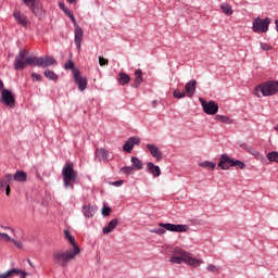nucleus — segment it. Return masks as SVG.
<instances>
[{
    "mask_svg": "<svg viewBox=\"0 0 278 278\" xmlns=\"http://www.w3.org/2000/svg\"><path fill=\"white\" fill-rule=\"evenodd\" d=\"M58 64L53 56H27V50H21L15 56L14 68L15 71H23L25 66H39L40 68H48Z\"/></svg>",
    "mask_w": 278,
    "mask_h": 278,
    "instance_id": "obj_1",
    "label": "nucleus"
},
{
    "mask_svg": "<svg viewBox=\"0 0 278 278\" xmlns=\"http://www.w3.org/2000/svg\"><path fill=\"white\" fill-rule=\"evenodd\" d=\"M169 262L172 264H187L188 266H192L193 268H197V266H201V264H203L202 260L192 256L190 252H187L180 248L174 249Z\"/></svg>",
    "mask_w": 278,
    "mask_h": 278,
    "instance_id": "obj_2",
    "label": "nucleus"
},
{
    "mask_svg": "<svg viewBox=\"0 0 278 278\" xmlns=\"http://www.w3.org/2000/svg\"><path fill=\"white\" fill-rule=\"evenodd\" d=\"M81 253V249L75 248V250H56L52 253L53 263L56 266H61L62 268H66L68 266V262L75 260L77 255Z\"/></svg>",
    "mask_w": 278,
    "mask_h": 278,
    "instance_id": "obj_3",
    "label": "nucleus"
},
{
    "mask_svg": "<svg viewBox=\"0 0 278 278\" xmlns=\"http://www.w3.org/2000/svg\"><path fill=\"white\" fill-rule=\"evenodd\" d=\"M188 225L184 224H170V223H159L157 228L151 229V233H156V236H164L166 231H173L175 233H185L188 231Z\"/></svg>",
    "mask_w": 278,
    "mask_h": 278,
    "instance_id": "obj_4",
    "label": "nucleus"
},
{
    "mask_svg": "<svg viewBox=\"0 0 278 278\" xmlns=\"http://www.w3.org/2000/svg\"><path fill=\"white\" fill-rule=\"evenodd\" d=\"M278 92V81L277 80H267L257 85L254 89V94L258 99L262 97H273Z\"/></svg>",
    "mask_w": 278,
    "mask_h": 278,
    "instance_id": "obj_5",
    "label": "nucleus"
},
{
    "mask_svg": "<svg viewBox=\"0 0 278 278\" xmlns=\"http://www.w3.org/2000/svg\"><path fill=\"white\" fill-rule=\"evenodd\" d=\"M62 175L64 188H72L73 190V184L77 182V170H75L73 163H65L62 169Z\"/></svg>",
    "mask_w": 278,
    "mask_h": 278,
    "instance_id": "obj_6",
    "label": "nucleus"
},
{
    "mask_svg": "<svg viewBox=\"0 0 278 278\" xmlns=\"http://www.w3.org/2000/svg\"><path fill=\"white\" fill-rule=\"evenodd\" d=\"M268 27H270L269 17H255L252 22V30L254 34H266L268 31Z\"/></svg>",
    "mask_w": 278,
    "mask_h": 278,
    "instance_id": "obj_7",
    "label": "nucleus"
},
{
    "mask_svg": "<svg viewBox=\"0 0 278 278\" xmlns=\"http://www.w3.org/2000/svg\"><path fill=\"white\" fill-rule=\"evenodd\" d=\"M200 103L202 104L203 112H205L208 116H214L218 113V103L211 101H205L203 98H200Z\"/></svg>",
    "mask_w": 278,
    "mask_h": 278,
    "instance_id": "obj_8",
    "label": "nucleus"
},
{
    "mask_svg": "<svg viewBox=\"0 0 278 278\" xmlns=\"http://www.w3.org/2000/svg\"><path fill=\"white\" fill-rule=\"evenodd\" d=\"M73 76H74L75 84L78 87V90H80V92H84V90L88 88V79L81 76V74L79 73V70H73Z\"/></svg>",
    "mask_w": 278,
    "mask_h": 278,
    "instance_id": "obj_9",
    "label": "nucleus"
},
{
    "mask_svg": "<svg viewBox=\"0 0 278 278\" xmlns=\"http://www.w3.org/2000/svg\"><path fill=\"white\" fill-rule=\"evenodd\" d=\"M1 102L4 103L8 108H14L16 101L14 100V94L8 89H2L1 91Z\"/></svg>",
    "mask_w": 278,
    "mask_h": 278,
    "instance_id": "obj_10",
    "label": "nucleus"
},
{
    "mask_svg": "<svg viewBox=\"0 0 278 278\" xmlns=\"http://www.w3.org/2000/svg\"><path fill=\"white\" fill-rule=\"evenodd\" d=\"M217 166L218 168H222V170H229L231 167H233V159L224 153L220 155Z\"/></svg>",
    "mask_w": 278,
    "mask_h": 278,
    "instance_id": "obj_11",
    "label": "nucleus"
},
{
    "mask_svg": "<svg viewBox=\"0 0 278 278\" xmlns=\"http://www.w3.org/2000/svg\"><path fill=\"white\" fill-rule=\"evenodd\" d=\"M131 163V166L122 167V173H124L125 175H134L136 170H140V160H138V157L132 156Z\"/></svg>",
    "mask_w": 278,
    "mask_h": 278,
    "instance_id": "obj_12",
    "label": "nucleus"
},
{
    "mask_svg": "<svg viewBox=\"0 0 278 278\" xmlns=\"http://www.w3.org/2000/svg\"><path fill=\"white\" fill-rule=\"evenodd\" d=\"M146 149L149 151V153L156 160V162H162L164 159V154L160 151V148L153 143H148L146 146Z\"/></svg>",
    "mask_w": 278,
    "mask_h": 278,
    "instance_id": "obj_13",
    "label": "nucleus"
},
{
    "mask_svg": "<svg viewBox=\"0 0 278 278\" xmlns=\"http://www.w3.org/2000/svg\"><path fill=\"white\" fill-rule=\"evenodd\" d=\"M29 10H31L33 14H35V16L37 18H39V21H42V18H45V10L42 9V5L40 4V2H34L30 7H28Z\"/></svg>",
    "mask_w": 278,
    "mask_h": 278,
    "instance_id": "obj_14",
    "label": "nucleus"
},
{
    "mask_svg": "<svg viewBox=\"0 0 278 278\" xmlns=\"http://www.w3.org/2000/svg\"><path fill=\"white\" fill-rule=\"evenodd\" d=\"M74 34H75L74 40H75L76 49L77 51H81V42L84 40V29H81L79 25H76Z\"/></svg>",
    "mask_w": 278,
    "mask_h": 278,
    "instance_id": "obj_15",
    "label": "nucleus"
},
{
    "mask_svg": "<svg viewBox=\"0 0 278 278\" xmlns=\"http://www.w3.org/2000/svg\"><path fill=\"white\" fill-rule=\"evenodd\" d=\"M13 17L15 18L17 25H21L22 27H27L29 21L27 20V15L23 14L21 11L15 10L13 12Z\"/></svg>",
    "mask_w": 278,
    "mask_h": 278,
    "instance_id": "obj_16",
    "label": "nucleus"
},
{
    "mask_svg": "<svg viewBox=\"0 0 278 278\" xmlns=\"http://www.w3.org/2000/svg\"><path fill=\"white\" fill-rule=\"evenodd\" d=\"M0 242H12L16 249H23V242L14 240L5 232H0Z\"/></svg>",
    "mask_w": 278,
    "mask_h": 278,
    "instance_id": "obj_17",
    "label": "nucleus"
},
{
    "mask_svg": "<svg viewBox=\"0 0 278 278\" xmlns=\"http://www.w3.org/2000/svg\"><path fill=\"white\" fill-rule=\"evenodd\" d=\"M146 170L149 175H152V177H160L162 175V169L153 162L147 164Z\"/></svg>",
    "mask_w": 278,
    "mask_h": 278,
    "instance_id": "obj_18",
    "label": "nucleus"
},
{
    "mask_svg": "<svg viewBox=\"0 0 278 278\" xmlns=\"http://www.w3.org/2000/svg\"><path fill=\"white\" fill-rule=\"evenodd\" d=\"M135 144H140V139L136 137L129 138L123 146V151H125L126 153H131V151H134Z\"/></svg>",
    "mask_w": 278,
    "mask_h": 278,
    "instance_id": "obj_19",
    "label": "nucleus"
},
{
    "mask_svg": "<svg viewBox=\"0 0 278 278\" xmlns=\"http://www.w3.org/2000/svg\"><path fill=\"white\" fill-rule=\"evenodd\" d=\"M96 157H98L99 162H108V160H110V152L103 148L97 149Z\"/></svg>",
    "mask_w": 278,
    "mask_h": 278,
    "instance_id": "obj_20",
    "label": "nucleus"
},
{
    "mask_svg": "<svg viewBox=\"0 0 278 278\" xmlns=\"http://www.w3.org/2000/svg\"><path fill=\"white\" fill-rule=\"evenodd\" d=\"M83 214L85 218H92L97 214V207L90 206L89 204L83 205Z\"/></svg>",
    "mask_w": 278,
    "mask_h": 278,
    "instance_id": "obj_21",
    "label": "nucleus"
},
{
    "mask_svg": "<svg viewBox=\"0 0 278 278\" xmlns=\"http://www.w3.org/2000/svg\"><path fill=\"white\" fill-rule=\"evenodd\" d=\"M185 90H186L188 97H192V94H194V92L197 90V80L192 79V80L188 81L185 86Z\"/></svg>",
    "mask_w": 278,
    "mask_h": 278,
    "instance_id": "obj_22",
    "label": "nucleus"
},
{
    "mask_svg": "<svg viewBox=\"0 0 278 278\" xmlns=\"http://www.w3.org/2000/svg\"><path fill=\"white\" fill-rule=\"evenodd\" d=\"M118 226V219H113L111 220L108 226H105L102 231L104 235H108V233H112V231H114V229H116V227Z\"/></svg>",
    "mask_w": 278,
    "mask_h": 278,
    "instance_id": "obj_23",
    "label": "nucleus"
},
{
    "mask_svg": "<svg viewBox=\"0 0 278 278\" xmlns=\"http://www.w3.org/2000/svg\"><path fill=\"white\" fill-rule=\"evenodd\" d=\"M63 233H64V238L66 240H68L70 244H72V247H73L72 251H75L76 248L80 249L79 244H77V242H75V237L71 236V232H68V230H64Z\"/></svg>",
    "mask_w": 278,
    "mask_h": 278,
    "instance_id": "obj_24",
    "label": "nucleus"
},
{
    "mask_svg": "<svg viewBox=\"0 0 278 278\" xmlns=\"http://www.w3.org/2000/svg\"><path fill=\"white\" fill-rule=\"evenodd\" d=\"M14 181L25 182L27 181V174L23 170H17L13 176Z\"/></svg>",
    "mask_w": 278,
    "mask_h": 278,
    "instance_id": "obj_25",
    "label": "nucleus"
},
{
    "mask_svg": "<svg viewBox=\"0 0 278 278\" xmlns=\"http://www.w3.org/2000/svg\"><path fill=\"white\" fill-rule=\"evenodd\" d=\"M131 81V77L125 73H119L118 84L119 86H127Z\"/></svg>",
    "mask_w": 278,
    "mask_h": 278,
    "instance_id": "obj_26",
    "label": "nucleus"
},
{
    "mask_svg": "<svg viewBox=\"0 0 278 278\" xmlns=\"http://www.w3.org/2000/svg\"><path fill=\"white\" fill-rule=\"evenodd\" d=\"M20 274H21V269L13 268L3 274H0V278H10V277H14V275H20Z\"/></svg>",
    "mask_w": 278,
    "mask_h": 278,
    "instance_id": "obj_27",
    "label": "nucleus"
},
{
    "mask_svg": "<svg viewBox=\"0 0 278 278\" xmlns=\"http://www.w3.org/2000/svg\"><path fill=\"white\" fill-rule=\"evenodd\" d=\"M45 77H47V79H50L51 81H58V74H55V72L51 71V70H46L43 72Z\"/></svg>",
    "mask_w": 278,
    "mask_h": 278,
    "instance_id": "obj_28",
    "label": "nucleus"
},
{
    "mask_svg": "<svg viewBox=\"0 0 278 278\" xmlns=\"http://www.w3.org/2000/svg\"><path fill=\"white\" fill-rule=\"evenodd\" d=\"M220 10L226 14L227 16H231L233 14V9L229 5V3H223L220 4Z\"/></svg>",
    "mask_w": 278,
    "mask_h": 278,
    "instance_id": "obj_29",
    "label": "nucleus"
},
{
    "mask_svg": "<svg viewBox=\"0 0 278 278\" xmlns=\"http://www.w3.org/2000/svg\"><path fill=\"white\" fill-rule=\"evenodd\" d=\"M202 168H207L208 170H214L216 168V163L204 161L199 164Z\"/></svg>",
    "mask_w": 278,
    "mask_h": 278,
    "instance_id": "obj_30",
    "label": "nucleus"
},
{
    "mask_svg": "<svg viewBox=\"0 0 278 278\" xmlns=\"http://www.w3.org/2000/svg\"><path fill=\"white\" fill-rule=\"evenodd\" d=\"M250 155H253L258 162H264V154L260 153L255 148L250 150Z\"/></svg>",
    "mask_w": 278,
    "mask_h": 278,
    "instance_id": "obj_31",
    "label": "nucleus"
},
{
    "mask_svg": "<svg viewBox=\"0 0 278 278\" xmlns=\"http://www.w3.org/2000/svg\"><path fill=\"white\" fill-rule=\"evenodd\" d=\"M267 160H268L269 162L278 163V152H277V151L269 152V153L267 154Z\"/></svg>",
    "mask_w": 278,
    "mask_h": 278,
    "instance_id": "obj_32",
    "label": "nucleus"
},
{
    "mask_svg": "<svg viewBox=\"0 0 278 278\" xmlns=\"http://www.w3.org/2000/svg\"><path fill=\"white\" fill-rule=\"evenodd\" d=\"M216 119L220 121V123H225L226 125H231V119L225 115H216Z\"/></svg>",
    "mask_w": 278,
    "mask_h": 278,
    "instance_id": "obj_33",
    "label": "nucleus"
},
{
    "mask_svg": "<svg viewBox=\"0 0 278 278\" xmlns=\"http://www.w3.org/2000/svg\"><path fill=\"white\" fill-rule=\"evenodd\" d=\"M173 97H174V99H185L186 91H179V90L175 89L173 91Z\"/></svg>",
    "mask_w": 278,
    "mask_h": 278,
    "instance_id": "obj_34",
    "label": "nucleus"
},
{
    "mask_svg": "<svg viewBox=\"0 0 278 278\" xmlns=\"http://www.w3.org/2000/svg\"><path fill=\"white\" fill-rule=\"evenodd\" d=\"M232 166H238V168H240V170H244V168H247V164H244V162H242L240 160H233Z\"/></svg>",
    "mask_w": 278,
    "mask_h": 278,
    "instance_id": "obj_35",
    "label": "nucleus"
},
{
    "mask_svg": "<svg viewBox=\"0 0 278 278\" xmlns=\"http://www.w3.org/2000/svg\"><path fill=\"white\" fill-rule=\"evenodd\" d=\"M65 71H75V63L73 61H68L64 65Z\"/></svg>",
    "mask_w": 278,
    "mask_h": 278,
    "instance_id": "obj_36",
    "label": "nucleus"
},
{
    "mask_svg": "<svg viewBox=\"0 0 278 278\" xmlns=\"http://www.w3.org/2000/svg\"><path fill=\"white\" fill-rule=\"evenodd\" d=\"M136 83H135V88H140V70H136Z\"/></svg>",
    "mask_w": 278,
    "mask_h": 278,
    "instance_id": "obj_37",
    "label": "nucleus"
},
{
    "mask_svg": "<svg viewBox=\"0 0 278 278\" xmlns=\"http://www.w3.org/2000/svg\"><path fill=\"white\" fill-rule=\"evenodd\" d=\"M12 179H14V177L12 176V174H7L3 177L4 184H7V186H10V184H12Z\"/></svg>",
    "mask_w": 278,
    "mask_h": 278,
    "instance_id": "obj_38",
    "label": "nucleus"
},
{
    "mask_svg": "<svg viewBox=\"0 0 278 278\" xmlns=\"http://www.w3.org/2000/svg\"><path fill=\"white\" fill-rule=\"evenodd\" d=\"M101 212L102 216H110V214H112V208H110V206H103Z\"/></svg>",
    "mask_w": 278,
    "mask_h": 278,
    "instance_id": "obj_39",
    "label": "nucleus"
},
{
    "mask_svg": "<svg viewBox=\"0 0 278 278\" xmlns=\"http://www.w3.org/2000/svg\"><path fill=\"white\" fill-rule=\"evenodd\" d=\"M108 64H110V60H108L103 56H99V65L100 66H108Z\"/></svg>",
    "mask_w": 278,
    "mask_h": 278,
    "instance_id": "obj_40",
    "label": "nucleus"
},
{
    "mask_svg": "<svg viewBox=\"0 0 278 278\" xmlns=\"http://www.w3.org/2000/svg\"><path fill=\"white\" fill-rule=\"evenodd\" d=\"M206 270H208V273H218V267L214 264H208Z\"/></svg>",
    "mask_w": 278,
    "mask_h": 278,
    "instance_id": "obj_41",
    "label": "nucleus"
},
{
    "mask_svg": "<svg viewBox=\"0 0 278 278\" xmlns=\"http://www.w3.org/2000/svg\"><path fill=\"white\" fill-rule=\"evenodd\" d=\"M261 49H263V51H271L273 46H270L268 43L261 42Z\"/></svg>",
    "mask_w": 278,
    "mask_h": 278,
    "instance_id": "obj_42",
    "label": "nucleus"
},
{
    "mask_svg": "<svg viewBox=\"0 0 278 278\" xmlns=\"http://www.w3.org/2000/svg\"><path fill=\"white\" fill-rule=\"evenodd\" d=\"M23 2L25 5H27V8H30V5H34V3H38V0H23Z\"/></svg>",
    "mask_w": 278,
    "mask_h": 278,
    "instance_id": "obj_43",
    "label": "nucleus"
},
{
    "mask_svg": "<svg viewBox=\"0 0 278 278\" xmlns=\"http://www.w3.org/2000/svg\"><path fill=\"white\" fill-rule=\"evenodd\" d=\"M31 77H33V79H36L37 81H42V76H40V74L31 73Z\"/></svg>",
    "mask_w": 278,
    "mask_h": 278,
    "instance_id": "obj_44",
    "label": "nucleus"
},
{
    "mask_svg": "<svg viewBox=\"0 0 278 278\" xmlns=\"http://www.w3.org/2000/svg\"><path fill=\"white\" fill-rule=\"evenodd\" d=\"M241 147H242V149H244V151H247L248 153H251V150H253V147L247 146L245 143H243Z\"/></svg>",
    "mask_w": 278,
    "mask_h": 278,
    "instance_id": "obj_45",
    "label": "nucleus"
},
{
    "mask_svg": "<svg viewBox=\"0 0 278 278\" xmlns=\"http://www.w3.org/2000/svg\"><path fill=\"white\" fill-rule=\"evenodd\" d=\"M5 186H9L8 182L3 178L0 179V188H5Z\"/></svg>",
    "mask_w": 278,
    "mask_h": 278,
    "instance_id": "obj_46",
    "label": "nucleus"
},
{
    "mask_svg": "<svg viewBox=\"0 0 278 278\" xmlns=\"http://www.w3.org/2000/svg\"><path fill=\"white\" fill-rule=\"evenodd\" d=\"M68 18L74 23L75 27H77V21L75 20V15H70Z\"/></svg>",
    "mask_w": 278,
    "mask_h": 278,
    "instance_id": "obj_47",
    "label": "nucleus"
},
{
    "mask_svg": "<svg viewBox=\"0 0 278 278\" xmlns=\"http://www.w3.org/2000/svg\"><path fill=\"white\" fill-rule=\"evenodd\" d=\"M64 14H66V16H71L73 13H71V11L68 10V8L63 10Z\"/></svg>",
    "mask_w": 278,
    "mask_h": 278,
    "instance_id": "obj_48",
    "label": "nucleus"
},
{
    "mask_svg": "<svg viewBox=\"0 0 278 278\" xmlns=\"http://www.w3.org/2000/svg\"><path fill=\"white\" fill-rule=\"evenodd\" d=\"M113 186H117V187L123 186V180L114 181Z\"/></svg>",
    "mask_w": 278,
    "mask_h": 278,
    "instance_id": "obj_49",
    "label": "nucleus"
},
{
    "mask_svg": "<svg viewBox=\"0 0 278 278\" xmlns=\"http://www.w3.org/2000/svg\"><path fill=\"white\" fill-rule=\"evenodd\" d=\"M59 8H60V10H66V5H64V2H60L59 3Z\"/></svg>",
    "mask_w": 278,
    "mask_h": 278,
    "instance_id": "obj_50",
    "label": "nucleus"
},
{
    "mask_svg": "<svg viewBox=\"0 0 278 278\" xmlns=\"http://www.w3.org/2000/svg\"><path fill=\"white\" fill-rule=\"evenodd\" d=\"M5 194H7V197H10V185L7 186V188H5Z\"/></svg>",
    "mask_w": 278,
    "mask_h": 278,
    "instance_id": "obj_51",
    "label": "nucleus"
},
{
    "mask_svg": "<svg viewBox=\"0 0 278 278\" xmlns=\"http://www.w3.org/2000/svg\"><path fill=\"white\" fill-rule=\"evenodd\" d=\"M0 91H3V80H0Z\"/></svg>",
    "mask_w": 278,
    "mask_h": 278,
    "instance_id": "obj_52",
    "label": "nucleus"
},
{
    "mask_svg": "<svg viewBox=\"0 0 278 278\" xmlns=\"http://www.w3.org/2000/svg\"><path fill=\"white\" fill-rule=\"evenodd\" d=\"M67 3L75 4V3H77V0H67Z\"/></svg>",
    "mask_w": 278,
    "mask_h": 278,
    "instance_id": "obj_53",
    "label": "nucleus"
},
{
    "mask_svg": "<svg viewBox=\"0 0 278 278\" xmlns=\"http://www.w3.org/2000/svg\"><path fill=\"white\" fill-rule=\"evenodd\" d=\"M276 31H278V20L275 21Z\"/></svg>",
    "mask_w": 278,
    "mask_h": 278,
    "instance_id": "obj_54",
    "label": "nucleus"
},
{
    "mask_svg": "<svg viewBox=\"0 0 278 278\" xmlns=\"http://www.w3.org/2000/svg\"><path fill=\"white\" fill-rule=\"evenodd\" d=\"M28 264H29V266H31V268H34V263H31L30 260H28Z\"/></svg>",
    "mask_w": 278,
    "mask_h": 278,
    "instance_id": "obj_55",
    "label": "nucleus"
},
{
    "mask_svg": "<svg viewBox=\"0 0 278 278\" xmlns=\"http://www.w3.org/2000/svg\"><path fill=\"white\" fill-rule=\"evenodd\" d=\"M5 229H12V228H10V227H5Z\"/></svg>",
    "mask_w": 278,
    "mask_h": 278,
    "instance_id": "obj_56",
    "label": "nucleus"
}]
</instances>
